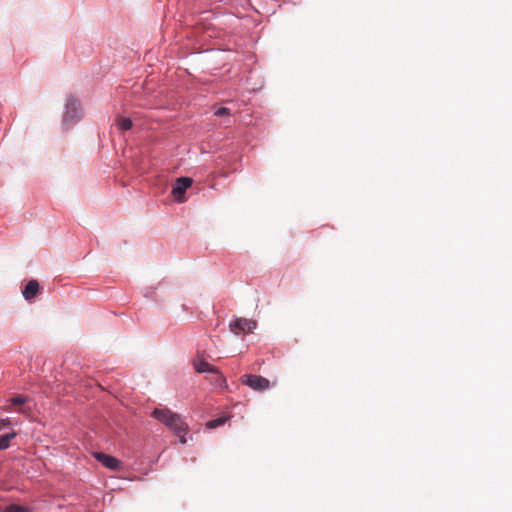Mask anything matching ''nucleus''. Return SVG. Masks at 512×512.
Instances as JSON below:
<instances>
[{
	"label": "nucleus",
	"mask_w": 512,
	"mask_h": 512,
	"mask_svg": "<svg viewBox=\"0 0 512 512\" xmlns=\"http://www.w3.org/2000/svg\"><path fill=\"white\" fill-rule=\"evenodd\" d=\"M151 416L173 430L176 435L186 433L188 429L187 424L182 420L181 416L168 408H155Z\"/></svg>",
	"instance_id": "1"
},
{
	"label": "nucleus",
	"mask_w": 512,
	"mask_h": 512,
	"mask_svg": "<svg viewBox=\"0 0 512 512\" xmlns=\"http://www.w3.org/2000/svg\"><path fill=\"white\" fill-rule=\"evenodd\" d=\"M242 383L257 392L268 390L273 385L267 378L254 374H245L242 376Z\"/></svg>",
	"instance_id": "2"
},
{
	"label": "nucleus",
	"mask_w": 512,
	"mask_h": 512,
	"mask_svg": "<svg viewBox=\"0 0 512 512\" xmlns=\"http://www.w3.org/2000/svg\"><path fill=\"white\" fill-rule=\"evenodd\" d=\"M230 331L235 335L250 333L256 328V322L246 318H236L229 324Z\"/></svg>",
	"instance_id": "3"
},
{
	"label": "nucleus",
	"mask_w": 512,
	"mask_h": 512,
	"mask_svg": "<svg viewBox=\"0 0 512 512\" xmlns=\"http://www.w3.org/2000/svg\"><path fill=\"white\" fill-rule=\"evenodd\" d=\"M192 179L189 177H180L176 180L172 189V195L178 202H184V194L186 190L192 185Z\"/></svg>",
	"instance_id": "4"
},
{
	"label": "nucleus",
	"mask_w": 512,
	"mask_h": 512,
	"mask_svg": "<svg viewBox=\"0 0 512 512\" xmlns=\"http://www.w3.org/2000/svg\"><path fill=\"white\" fill-rule=\"evenodd\" d=\"M80 103L75 98H69L66 102V111L63 117L64 123L73 122L78 118Z\"/></svg>",
	"instance_id": "5"
},
{
	"label": "nucleus",
	"mask_w": 512,
	"mask_h": 512,
	"mask_svg": "<svg viewBox=\"0 0 512 512\" xmlns=\"http://www.w3.org/2000/svg\"><path fill=\"white\" fill-rule=\"evenodd\" d=\"M94 457L101 462L106 468H109L111 470H118L121 467L120 461L110 455H107L103 452H95Z\"/></svg>",
	"instance_id": "6"
},
{
	"label": "nucleus",
	"mask_w": 512,
	"mask_h": 512,
	"mask_svg": "<svg viewBox=\"0 0 512 512\" xmlns=\"http://www.w3.org/2000/svg\"><path fill=\"white\" fill-rule=\"evenodd\" d=\"M39 292V283L36 280H30L24 290L22 291L23 297L26 300H31Z\"/></svg>",
	"instance_id": "7"
},
{
	"label": "nucleus",
	"mask_w": 512,
	"mask_h": 512,
	"mask_svg": "<svg viewBox=\"0 0 512 512\" xmlns=\"http://www.w3.org/2000/svg\"><path fill=\"white\" fill-rule=\"evenodd\" d=\"M194 368L198 373H218V370L214 366L199 358L194 361Z\"/></svg>",
	"instance_id": "8"
},
{
	"label": "nucleus",
	"mask_w": 512,
	"mask_h": 512,
	"mask_svg": "<svg viewBox=\"0 0 512 512\" xmlns=\"http://www.w3.org/2000/svg\"><path fill=\"white\" fill-rule=\"evenodd\" d=\"M16 437L15 432H11L0 436V450L7 449L10 446V441Z\"/></svg>",
	"instance_id": "9"
},
{
	"label": "nucleus",
	"mask_w": 512,
	"mask_h": 512,
	"mask_svg": "<svg viewBox=\"0 0 512 512\" xmlns=\"http://www.w3.org/2000/svg\"><path fill=\"white\" fill-rule=\"evenodd\" d=\"M116 123L118 128L122 131H127L132 128V121L130 118L118 117Z\"/></svg>",
	"instance_id": "10"
},
{
	"label": "nucleus",
	"mask_w": 512,
	"mask_h": 512,
	"mask_svg": "<svg viewBox=\"0 0 512 512\" xmlns=\"http://www.w3.org/2000/svg\"><path fill=\"white\" fill-rule=\"evenodd\" d=\"M229 419V417L227 416H222V417H219L217 419H213V420H210L206 423V428L208 429H214V428H217L219 426H222L223 424H225V422Z\"/></svg>",
	"instance_id": "11"
},
{
	"label": "nucleus",
	"mask_w": 512,
	"mask_h": 512,
	"mask_svg": "<svg viewBox=\"0 0 512 512\" xmlns=\"http://www.w3.org/2000/svg\"><path fill=\"white\" fill-rule=\"evenodd\" d=\"M4 512H33V511L31 508H29L27 506L11 504L4 508Z\"/></svg>",
	"instance_id": "12"
},
{
	"label": "nucleus",
	"mask_w": 512,
	"mask_h": 512,
	"mask_svg": "<svg viewBox=\"0 0 512 512\" xmlns=\"http://www.w3.org/2000/svg\"><path fill=\"white\" fill-rule=\"evenodd\" d=\"M9 402L11 403V405L20 406L26 402V398L22 396H16L10 398Z\"/></svg>",
	"instance_id": "13"
},
{
	"label": "nucleus",
	"mask_w": 512,
	"mask_h": 512,
	"mask_svg": "<svg viewBox=\"0 0 512 512\" xmlns=\"http://www.w3.org/2000/svg\"><path fill=\"white\" fill-rule=\"evenodd\" d=\"M229 109L226 108V107H220L218 108L216 111H215V116L217 117H221V116H224V115H229Z\"/></svg>",
	"instance_id": "14"
},
{
	"label": "nucleus",
	"mask_w": 512,
	"mask_h": 512,
	"mask_svg": "<svg viewBox=\"0 0 512 512\" xmlns=\"http://www.w3.org/2000/svg\"><path fill=\"white\" fill-rule=\"evenodd\" d=\"M10 424L9 418L0 419V430Z\"/></svg>",
	"instance_id": "15"
},
{
	"label": "nucleus",
	"mask_w": 512,
	"mask_h": 512,
	"mask_svg": "<svg viewBox=\"0 0 512 512\" xmlns=\"http://www.w3.org/2000/svg\"><path fill=\"white\" fill-rule=\"evenodd\" d=\"M184 435H185V433H180V435H177V436L179 437L180 442H181L182 444H185V443H186V438H185V436H184Z\"/></svg>",
	"instance_id": "16"
}]
</instances>
